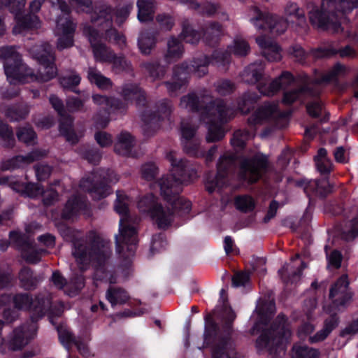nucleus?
I'll return each instance as SVG.
<instances>
[{"label": "nucleus", "mask_w": 358, "mask_h": 358, "mask_svg": "<svg viewBox=\"0 0 358 358\" xmlns=\"http://www.w3.org/2000/svg\"><path fill=\"white\" fill-rule=\"evenodd\" d=\"M34 58L39 64L55 62V53L52 46L48 42H44L31 48Z\"/></svg>", "instance_id": "2f4dec72"}, {"label": "nucleus", "mask_w": 358, "mask_h": 358, "mask_svg": "<svg viewBox=\"0 0 358 358\" xmlns=\"http://www.w3.org/2000/svg\"><path fill=\"white\" fill-rule=\"evenodd\" d=\"M51 281L58 289H61L66 285L65 293L70 296L76 295L85 285V280L82 275H76L71 279L69 284L67 285L66 279L58 271L52 273Z\"/></svg>", "instance_id": "5701e85b"}, {"label": "nucleus", "mask_w": 358, "mask_h": 358, "mask_svg": "<svg viewBox=\"0 0 358 358\" xmlns=\"http://www.w3.org/2000/svg\"><path fill=\"white\" fill-rule=\"evenodd\" d=\"M357 8L358 0H322L320 8L309 12V20L320 29L337 32L341 29V18Z\"/></svg>", "instance_id": "423d86ee"}, {"label": "nucleus", "mask_w": 358, "mask_h": 358, "mask_svg": "<svg viewBox=\"0 0 358 358\" xmlns=\"http://www.w3.org/2000/svg\"><path fill=\"white\" fill-rule=\"evenodd\" d=\"M222 29V25L219 22H212L208 24L206 29L203 30V33H201L194 29L187 22H184L180 37L186 43L196 44L203 36L208 45H215L220 40Z\"/></svg>", "instance_id": "ddd939ff"}, {"label": "nucleus", "mask_w": 358, "mask_h": 358, "mask_svg": "<svg viewBox=\"0 0 358 358\" xmlns=\"http://www.w3.org/2000/svg\"><path fill=\"white\" fill-rule=\"evenodd\" d=\"M348 276L342 275L330 289L329 298L333 306L327 310L330 314H334L345 308L352 300V294L348 290Z\"/></svg>", "instance_id": "dca6fc26"}, {"label": "nucleus", "mask_w": 358, "mask_h": 358, "mask_svg": "<svg viewBox=\"0 0 358 358\" xmlns=\"http://www.w3.org/2000/svg\"><path fill=\"white\" fill-rule=\"evenodd\" d=\"M171 108L170 101L167 99L159 101L157 104V111H145L141 115L143 122L142 129L145 136L150 137L160 128L164 117L170 116Z\"/></svg>", "instance_id": "4468645a"}, {"label": "nucleus", "mask_w": 358, "mask_h": 358, "mask_svg": "<svg viewBox=\"0 0 358 358\" xmlns=\"http://www.w3.org/2000/svg\"><path fill=\"white\" fill-rule=\"evenodd\" d=\"M58 29H61L62 34L59 36L56 47L59 51L66 48H70L73 46V36L76 29V24L71 20L66 19L64 23L57 22Z\"/></svg>", "instance_id": "393cba45"}, {"label": "nucleus", "mask_w": 358, "mask_h": 358, "mask_svg": "<svg viewBox=\"0 0 358 358\" xmlns=\"http://www.w3.org/2000/svg\"><path fill=\"white\" fill-rule=\"evenodd\" d=\"M336 325L337 319L335 317L327 320L323 329L317 331L314 336H310L309 341L312 343H315L324 340Z\"/></svg>", "instance_id": "09e8293b"}, {"label": "nucleus", "mask_w": 358, "mask_h": 358, "mask_svg": "<svg viewBox=\"0 0 358 358\" xmlns=\"http://www.w3.org/2000/svg\"><path fill=\"white\" fill-rule=\"evenodd\" d=\"M47 155L45 150H34L25 156L17 155L6 162L3 169L10 170L22 167L24 165L39 160Z\"/></svg>", "instance_id": "bb28decb"}, {"label": "nucleus", "mask_w": 358, "mask_h": 358, "mask_svg": "<svg viewBox=\"0 0 358 358\" xmlns=\"http://www.w3.org/2000/svg\"><path fill=\"white\" fill-rule=\"evenodd\" d=\"M17 192L22 196L31 199H36L42 193V185L34 182H20L17 185Z\"/></svg>", "instance_id": "c03bdc74"}, {"label": "nucleus", "mask_w": 358, "mask_h": 358, "mask_svg": "<svg viewBox=\"0 0 358 358\" xmlns=\"http://www.w3.org/2000/svg\"><path fill=\"white\" fill-rule=\"evenodd\" d=\"M183 53V45L176 38H171L167 43V52L165 55L166 63L172 62L173 59L180 58Z\"/></svg>", "instance_id": "58836bf2"}, {"label": "nucleus", "mask_w": 358, "mask_h": 358, "mask_svg": "<svg viewBox=\"0 0 358 358\" xmlns=\"http://www.w3.org/2000/svg\"><path fill=\"white\" fill-rule=\"evenodd\" d=\"M61 86L65 90H70L76 93L78 91L74 90L81 81V77L75 70H69L59 78Z\"/></svg>", "instance_id": "79ce46f5"}, {"label": "nucleus", "mask_w": 358, "mask_h": 358, "mask_svg": "<svg viewBox=\"0 0 358 358\" xmlns=\"http://www.w3.org/2000/svg\"><path fill=\"white\" fill-rule=\"evenodd\" d=\"M115 210L120 215L119 235L115 236L117 252L127 259L133 256L134 242V228L130 226L124 227L128 223L129 207L127 203H116Z\"/></svg>", "instance_id": "9d476101"}, {"label": "nucleus", "mask_w": 358, "mask_h": 358, "mask_svg": "<svg viewBox=\"0 0 358 358\" xmlns=\"http://www.w3.org/2000/svg\"><path fill=\"white\" fill-rule=\"evenodd\" d=\"M204 344L206 347L210 346L211 358H236L229 338L222 337L215 328L212 331L206 330Z\"/></svg>", "instance_id": "2eb2a0df"}, {"label": "nucleus", "mask_w": 358, "mask_h": 358, "mask_svg": "<svg viewBox=\"0 0 358 358\" xmlns=\"http://www.w3.org/2000/svg\"><path fill=\"white\" fill-rule=\"evenodd\" d=\"M57 329L59 341L68 352L71 345L74 344L80 354L84 356L88 354L87 340L83 341L80 338H76L69 329L65 327H57Z\"/></svg>", "instance_id": "a878e982"}, {"label": "nucleus", "mask_w": 358, "mask_h": 358, "mask_svg": "<svg viewBox=\"0 0 358 358\" xmlns=\"http://www.w3.org/2000/svg\"><path fill=\"white\" fill-rule=\"evenodd\" d=\"M264 64L261 62L252 63L244 69L241 79L248 84H259L264 80Z\"/></svg>", "instance_id": "c85d7f7f"}, {"label": "nucleus", "mask_w": 358, "mask_h": 358, "mask_svg": "<svg viewBox=\"0 0 358 358\" xmlns=\"http://www.w3.org/2000/svg\"><path fill=\"white\" fill-rule=\"evenodd\" d=\"M171 205L172 212L174 213V218L176 217L187 219L190 217L192 211L191 203H166Z\"/></svg>", "instance_id": "5fc2aeb1"}, {"label": "nucleus", "mask_w": 358, "mask_h": 358, "mask_svg": "<svg viewBox=\"0 0 358 358\" xmlns=\"http://www.w3.org/2000/svg\"><path fill=\"white\" fill-rule=\"evenodd\" d=\"M295 185L303 188L308 201H313L315 199H324L333 189V186L327 178L316 180L300 179L295 181Z\"/></svg>", "instance_id": "a211bd4d"}, {"label": "nucleus", "mask_w": 358, "mask_h": 358, "mask_svg": "<svg viewBox=\"0 0 358 358\" xmlns=\"http://www.w3.org/2000/svg\"><path fill=\"white\" fill-rule=\"evenodd\" d=\"M87 73L89 82L95 85L98 88L102 90H108L113 87L112 80L104 76L96 67L90 66Z\"/></svg>", "instance_id": "f704fd0d"}, {"label": "nucleus", "mask_w": 358, "mask_h": 358, "mask_svg": "<svg viewBox=\"0 0 358 358\" xmlns=\"http://www.w3.org/2000/svg\"><path fill=\"white\" fill-rule=\"evenodd\" d=\"M118 178L114 171L108 170L101 171L93 173L92 178H83L80 187L89 193L94 200H101L108 196L110 193V187L108 182H116Z\"/></svg>", "instance_id": "9b49d317"}, {"label": "nucleus", "mask_w": 358, "mask_h": 358, "mask_svg": "<svg viewBox=\"0 0 358 358\" xmlns=\"http://www.w3.org/2000/svg\"><path fill=\"white\" fill-rule=\"evenodd\" d=\"M109 63L112 64L113 71L115 73L130 70L132 66L131 62H128L123 56H117L115 53L114 54V58Z\"/></svg>", "instance_id": "4d7b16f0"}, {"label": "nucleus", "mask_w": 358, "mask_h": 358, "mask_svg": "<svg viewBox=\"0 0 358 358\" xmlns=\"http://www.w3.org/2000/svg\"><path fill=\"white\" fill-rule=\"evenodd\" d=\"M9 238L10 242L21 250L22 257L29 263L38 262L41 255L45 252L44 249L37 247L29 238L17 231H10Z\"/></svg>", "instance_id": "f3484780"}, {"label": "nucleus", "mask_w": 358, "mask_h": 358, "mask_svg": "<svg viewBox=\"0 0 358 358\" xmlns=\"http://www.w3.org/2000/svg\"><path fill=\"white\" fill-rule=\"evenodd\" d=\"M253 24L259 30L276 32L279 34L284 33L287 29V22L280 20L277 15L267 12L256 10L255 17L251 19Z\"/></svg>", "instance_id": "aec40b11"}, {"label": "nucleus", "mask_w": 358, "mask_h": 358, "mask_svg": "<svg viewBox=\"0 0 358 358\" xmlns=\"http://www.w3.org/2000/svg\"><path fill=\"white\" fill-rule=\"evenodd\" d=\"M180 104L192 112L201 113V120L208 124V143L222 140L225 135L223 125L234 117V108L222 99H215L203 106L195 93H189L180 99Z\"/></svg>", "instance_id": "f03ea898"}, {"label": "nucleus", "mask_w": 358, "mask_h": 358, "mask_svg": "<svg viewBox=\"0 0 358 358\" xmlns=\"http://www.w3.org/2000/svg\"><path fill=\"white\" fill-rule=\"evenodd\" d=\"M196 133V128L192 126L189 123L181 122L180 124V134H181V143L185 141L195 139L194 136Z\"/></svg>", "instance_id": "680f3d73"}, {"label": "nucleus", "mask_w": 358, "mask_h": 358, "mask_svg": "<svg viewBox=\"0 0 358 358\" xmlns=\"http://www.w3.org/2000/svg\"><path fill=\"white\" fill-rule=\"evenodd\" d=\"M149 214L159 228L169 227L174 220L171 205L165 203H148Z\"/></svg>", "instance_id": "412c9836"}, {"label": "nucleus", "mask_w": 358, "mask_h": 358, "mask_svg": "<svg viewBox=\"0 0 358 358\" xmlns=\"http://www.w3.org/2000/svg\"><path fill=\"white\" fill-rule=\"evenodd\" d=\"M60 117V134L71 143H77L78 142V138L73 129V118L70 115L67 114Z\"/></svg>", "instance_id": "72a5a7b5"}, {"label": "nucleus", "mask_w": 358, "mask_h": 358, "mask_svg": "<svg viewBox=\"0 0 358 358\" xmlns=\"http://www.w3.org/2000/svg\"><path fill=\"white\" fill-rule=\"evenodd\" d=\"M260 99V96L255 92L243 93L237 99V108L243 114H248Z\"/></svg>", "instance_id": "473e14b6"}, {"label": "nucleus", "mask_w": 358, "mask_h": 358, "mask_svg": "<svg viewBox=\"0 0 358 358\" xmlns=\"http://www.w3.org/2000/svg\"><path fill=\"white\" fill-rule=\"evenodd\" d=\"M291 355L292 358H320V352L306 345L296 343L292 347Z\"/></svg>", "instance_id": "a19ab883"}, {"label": "nucleus", "mask_w": 358, "mask_h": 358, "mask_svg": "<svg viewBox=\"0 0 358 358\" xmlns=\"http://www.w3.org/2000/svg\"><path fill=\"white\" fill-rule=\"evenodd\" d=\"M278 110V103L264 102L263 105L251 114L247 120V123L250 128L263 124L265 122L269 120L277 113Z\"/></svg>", "instance_id": "4be33fe9"}, {"label": "nucleus", "mask_w": 358, "mask_h": 358, "mask_svg": "<svg viewBox=\"0 0 358 358\" xmlns=\"http://www.w3.org/2000/svg\"><path fill=\"white\" fill-rule=\"evenodd\" d=\"M236 157L233 155L221 156L217 164V172H208L205 176L206 190L212 194L220 192L228 184L229 175L233 169Z\"/></svg>", "instance_id": "f8f14e48"}, {"label": "nucleus", "mask_w": 358, "mask_h": 358, "mask_svg": "<svg viewBox=\"0 0 358 358\" xmlns=\"http://www.w3.org/2000/svg\"><path fill=\"white\" fill-rule=\"evenodd\" d=\"M275 307L273 299L264 302L260 300L252 319L255 322L252 334L261 331L256 342L258 350H266L271 353L283 352L285 345L291 337L289 324L283 315L269 324L271 315Z\"/></svg>", "instance_id": "f257e3e1"}, {"label": "nucleus", "mask_w": 358, "mask_h": 358, "mask_svg": "<svg viewBox=\"0 0 358 358\" xmlns=\"http://www.w3.org/2000/svg\"><path fill=\"white\" fill-rule=\"evenodd\" d=\"M41 67L38 73L36 74L37 80L36 81L40 83L48 82L54 78L57 75V69L55 62L50 64H40Z\"/></svg>", "instance_id": "a18cd8bd"}, {"label": "nucleus", "mask_w": 358, "mask_h": 358, "mask_svg": "<svg viewBox=\"0 0 358 358\" xmlns=\"http://www.w3.org/2000/svg\"><path fill=\"white\" fill-rule=\"evenodd\" d=\"M268 166V157L259 152L251 157H241L238 172V179L248 184L256 183L267 172Z\"/></svg>", "instance_id": "1a4fd4ad"}, {"label": "nucleus", "mask_w": 358, "mask_h": 358, "mask_svg": "<svg viewBox=\"0 0 358 358\" xmlns=\"http://www.w3.org/2000/svg\"><path fill=\"white\" fill-rule=\"evenodd\" d=\"M66 105L68 110L71 113L86 110L84 107V101L76 96L68 97Z\"/></svg>", "instance_id": "e2e57ef3"}, {"label": "nucleus", "mask_w": 358, "mask_h": 358, "mask_svg": "<svg viewBox=\"0 0 358 358\" xmlns=\"http://www.w3.org/2000/svg\"><path fill=\"white\" fill-rule=\"evenodd\" d=\"M167 160L171 165V174L164 176L150 184L152 190H159L164 201H182L179 195L182 191V185L197 178V171L189 161L177 159L173 152L166 155ZM187 201H189V200Z\"/></svg>", "instance_id": "20e7f679"}, {"label": "nucleus", "mask_w": 358, "mask_h": 358, "mask_svg": "<svg viewBox=\"0 0 358 358\" xmlns=\"http://www.w3.org/2000/svg\"><path fill=\"white\" fill-rule=\"evenodd\" d=\"M184 152L189 156L194 157H200L203 155L200 150V142L197 139H193L182 143Z\"/></svg>", "instance_id": "13d9d810"}, {"label": "nucleus", "mask_w": 358, "mask_h": 358, "mask_svg": "<svg viewBox=\"0 0 358 358\" xmlns=\"http://www.w3.org/2000/svg\"><path fill=\"white\" fill-rule=\"evenodd\" d=\"M311 54L314 57L322 58L336 55L337 54L341 58L355 57L357 56L356 50L350 45H347L340 49L334 48H318L312 49Z\"/></svg>", "instance_id": "cd10ccee"}, {"label": "nucleus", "mask_w": 358, "mask_h": 358, "mask_svg": "<svg viewBox=\"0 0 358 358\" xmlns=\"http://www.w3.org/2000/svg\"><path fill=\"white\" fill-rule=\"evenodd\" d=\"M17 25L22 29H31L38 28L40 25V20L38 17L31 12L17 16Z\"/></svg>", "instance_id": "3c124183"}, {"label": "nucleus", "mask_w": 358, "mask_h": 358, "mask_svg": "<svg viewBox=\"0 0 358 358\" xmlns=\"http://www.w3.org/2000/svg\"><path fill=\"white\" fill-rule=\"evenodd\" d=\"M38 181L46 180L51 175L52 168L48 164H39L34 166Z\"/></svg>", "instance_id": "0e129e2a"}, {"label": "nucleus", "mask_w": 358, "mask_h": 358, "mask_svg": "<svg viewBox=\"0 0 358 358\" xmlns=\"http://www.w3.org/2000/svg\"><path fill=\"white\" fill-rule=\"evenodd\" d=\"M128 103L115 97H110L106 110L110 112L124 113L127 109Z\"/></svg>", "instance_id": "69168bd1"}, {"label": "nucleus", "mask_w": 358, "mask_h": 358, "mask_svg": "<svg viewBox=\"0 0 358 358\" xmlns=\"http://www.w3.org/2000/svg\"><path fill=\"white\" fill-rule=\"evenodd\" d=\"M19 279L22 287L25 289L34 288L38 282L37 279L33 276L31 271L27 267L22 268L20 271Z\"/></svg>", "instance_id": "603ef678"}, {"label": "nucleus", "mask_w": 358, "mask_h": 358, "mask_svg": "<svg viewBox=\"0 0 358 358\" xmlns=\"http://www.w3.org/2000/svg\"><path fill=\"white\" fill-rule=\"evenodd\" d=\"M133 136L127 131H122L117 135L114 143V152L122 157H130L133 150Z\"/></svg>", "instance_id": "c756f323"}, {"label": "nucleus", "mask_w": 358, "mask_h": 358, "mask_svg": "<svg viewBox=\"0 0 358 358\" xmlns=\"http://www.w3.org/2000/svg\"><path fill=\"white\" fill-rule=\"evenodd\" d=\"M0 136L3 141V147L13 148L15 145V138L12 129L0 120Z\"/></svg>", "instance_id": "6e6d98bb"}, {"label": "nucleus", "mask_w": 358, "mask_h": 358, "mask_svg": "<svg viewBox=\"0 0 358 358\" xmlns=\"http://www.w3.org/2000/svg\"><path fill=\"white\" fill-rule=\"evenodd\" d=\"M15 308L17 310H29L31 311V321L16 328L8 337L9 347L17 350L27 345L36 335V321L50 310L51 301L50 296L39 294L34 299L28 294H18L13 298Z\"/></svg>", "instance_id": "7ed1b4c3"}, {"label": "nucleus", "mask_w": 358, "mask_h": 358, "mask_svg": "<svg viewBox=\"0 0 358 358\" xmlns=\"http://www.w3.org/2000/svg\"><path fill=\"white\" fill-rule=\"evenodd\" d=\"M236 87L231 80L224 79L218 82L216 87L217 92L222 96H226L233 93Z\"/></svg>", "instance_id": "774afa93"}, {"label": "nucleus", "mask_w": 358, "mask_h": 358, "mask_svg": "<svg viewBox=\"0 0 358 358\" xmlns=\"http://www.w3.org/2000/svg\"><path fill=\"white\" fill-rule=\"evenodd\" d=\"M157 43V32L148 30L141 34L138 38V46L143 55H149Z\"/></svg>", "instance_id": "e433bc0d"}, {"label": "nucleus", "mask_w": 358, "mask_h": 358, "mask_svg": "<svg viewBox=\"0 0 358 358\" xmlns=\"http://www.w3.org/2000/svg\"><path fill=\"white\" fill-rule=\"evenodd\" d=\"M106 298L113 306L126 303L129 299V296L127 292L123 289L111 287L106 293Z\"/></svg>", "instance_id": "8fccbe9b"}, {"label": "nucleus", "mask_w": 358, "mask_h": 358, "mask_svg": "<svg viewBox=\"0 0 358 358\" xmlns=\"http://www.w3.org/2000/svg\"><path fill=\"white\" fill-rule=\"evenodd\" d=\"M16 134L18 140L27 145L34 144L36 137L34 129L31 127H27L19 128Z\"/></svg>", "instance_id": "052dcab7"}, {"label": "nucleus", "mask_w": 358, "mask_h": 358, "mask_svg": "<svg viewBox=\"0 0 358 358\" xmlns=\"http://www.w3.org/2000/svg\"><path fill=\"white\" fill-rule=\"evenodd\" d=\"M92 48L96 61L109 63L114 58V51L103 43L100 42Z\"/></svg>", "instance_id": "49530a36"}, {"label": "nucleus", "mask_w": 358, "mask_h": 358, "mask_svg": "<svg viewBox=\"0 0 358 358\" xmlns=\"http://www.w3.org/2000/svg\"><path fill=\"white\" fill-rule=\"evenodd\" d=\"M304 267L305 264L299 259V255H296L294 257L292 258L291 263L284 266L283 268L279 271V273L285 281L294 282L300 275Z\"/></svg>", "instance_id": "7c9ffc66"}, {"label": "nucleus", "mask_w": 358, "mask_h": 358, "mask_svg": "<svg viewBox=\"0 0 358 358\" xmlns=\"http://www.w3.org/2000/svg\"><path fill=\"white\" fill-rule=\"evenodd\" d=\"M158 173V168L154 163H148L141 168L142 178L148 181L154 180Z\"/></svg>", "instance_id": "338daca9"}, {"label": "nucleus", "mask_w": 358, "mask_h": 358, "mask_svg": "<svg viewBox=\"0 0 358 358\" xmlns=\"http://www.w3.org/2000/svg\"><path fill=\"white\" fill-rule=\"evenodd\" d=\"M113 8L103 1L95 3L94 11L91 16V21L102 28L112 27Z\"/></svg>", "instance_id": "b1692460"}, {"label": "nucleus", "mask_w": 358, "mask_h": 358, "mask_svg": "<svg viewBox=\"0 0 358 358\" xmlns=\"http://www.w3.org/2000/svg\"><path fill=\"white\" fill-rule=\"evenodd\" d=\"M307 87L303 86L298 89L287 91L283 93L282 103L285 106L292 105L300 96V95L307 91Z\"/></svg>", "instance_id": "bf43d9fd"}, {"label": "nucleus", "mask_w": 358, "mask_h": 358, "mask_svg": "<svg viewBox=\"0 0 358 358\" xmlns=\"http://www.w3.org/2000/svg\"><path fill=\"white\" fill-rule=\"evenodd\" d=\"M80 214H83L86 216L91 215L87 206V203H66L62 213V217L64 219H73Z\"/></svg>", "instance_id": "4c0bfd02"}, {"label": "nucleus", "mask_w": 358, "mask_h": 358, "mask_svg": "<svg viewBox=\"0 0 358 358\" xmlns=\"http://www.w3.org/2000/svg\"><path fill=\"white\" fill-rule=\"evenodd\" d=\"M29 113L27 105H15L6 107L4 114L10 121L24 120Z\"/></svg>", "instance_id": "37998d69"}, {"label": "nucleus", "mask_w": 358, "mask_h": 358, "mask_svg": "<svg viewBox=\"0 0 358 358\" xmlns=\"http://www.w3.org/2000/svg\"><path fill=\"white\" fill-rule=\"evenodd\" d=\"M295 77L288 71H283L280 76L273 79L270 83L263 80L257 84L259 92L266 96H273L281 90H285L295 82Z\"/></svg>", "instance_id": "6ab92c4d"}, {"label": "nucleus", "mask_w": 358, "mask_h": 358, "mask_svg": "<svg viewBox=\"0 0 358 358\" xmlns=\"http://www.w3.org/2000/svg\"><path fill=\"white\" fill-rule=\"evenodd\" d=\"M80 154L82 158L94 165L98 164L102 158L101 150L98 148L90 145L83 146L80 150Z\"/></svg>", "instance_id": "de8ad7c7"}, {"label": "nucleus", "mask_w": 358, "mask_h": 358, "mask_svg": "<svg viewBox=\"0 0 358 358\" xmlns=\"http://www.w3.org/2000/svg\"><path fill=\"white\" fill-rule=\"evenodd\" d=\"M72 254L81 270L90 264L101 266L110 256V242L90 233L86 239H78L73 243Z\"/></svg>", "instance_id": "0eeeda50"}, {"label": "nucleus", "mask_w": 358, "mask_h": 358, "mask_svg": "<svg viewBox=\"0 0 358 358\" xmlns=\"http://www.w3.org/2000/svg\"><path fill=\"white\" fill-rule=\"evenodd\" d=\"M137 18L141 22H151L154 19L155 1L152 0H138Z\"/></svg>", "instance_id": "c9c22d12"}, {"label": "nucleus", "mask_w": 358, "mask_h": 358, "mask_svg": "<svg viewBox=\"0 0 358 358\" xmlns=\"http://www.w3.org/2000/svg\"><path fill=\"white\" fill-rule=\"evenodd\" d=\"M0 57L3 59L4 71L10 83H25L37 80L36 73L22 62L21 55L15 47L1 48Z\"/></svg>", "instance_id": "6e6552de"}, {"label": "nucleus", "mask_w": 358, "mask_h": 358, "mask_svg": "<svg viewBox=\"0 0 358 358\" xmlns=\"http://www.w3.org/2000/svg\"><path fill=\"white\" fill-rule=\"evenodd\" d=\"M285 13L288 17L287 20L292 22L295 20L301 26L306 24L305 12L296 3H287L285 8Z\"/></svg>", "instance_id": "ea45409f"}, {"label": "nucleus", "mask_w": 358, "mask_h": 358, "mask_svg": "<svg viewBox=\"0 0 358 358\" xmlns=\"http://www.w3.org/2000/svg\"><path fill=\"white\" fill-rule=\"evenodd\" d=\"M143 67L153 79H159L164 76L166 72V67L160 64L159 62H146Z\"/></svg>", "instance_id": "864d4df0"}, {"label": "nucleus", "mask_w": 358, "mask_h": 358, "mask_svg": "<svg viewBox=\"0 0 358 358\" xmlns=\"http://www.w3.org/2000/svg\"><path fill=\"white\" fill-rule=\"evenodd\" d=\"M230 55L227 51L215 50L211 56L201 55L191 62H183L174 66L171 81L164 82V85L171 94L176 93L188 83L189 75L196 73L203 77L208 73V65L213 62L224 65L229 62Z\"/></svg>", "instance_id": "39448f33"}]
</instances>
